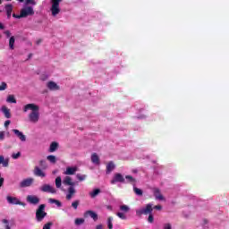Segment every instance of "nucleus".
Instances as JSON below:
<instances>
[{"mask_svg":"<svg viewBox=\"0 0 229 229\" xmlns=\"http://www.w3.org/2000/svg\"><path fill=\"white\" fill-rule=\"evenodd\" d=\"M154 208H156V210H162V206L157 205V206H155Z\"/></svg>","mask_w":229,"mask_h":229,"instance_id":"nucleus-49","label":"nucleus"},{"mask_svg":"<svg viewBox=\"0 0 229 229\" xmlns=\"http://www.w3.org/2000/svg\"><path fill=\"white\" fill-rule=\"evenodd\" d=\"M23 112L26 114L30 112L28 114V121L30 124H37L40 121V106L37 104H27L23 106Z\"/></svg>","mask_w":229,"mask_h":229,"instance_id":"nucleus-1","label":"nucleus"},{"mask_svg":"<svg viewBox=\"0 0 229 229\" xmlns=\"http://www.w3.org/2000/svg\"><path fill=\"white\" fill-rule=\"evenodd\" d=\"M34 174L39 178H46V172L42 171V169H40L38 166H35Z\"/></svg>","mask_w":229,"mask_h":229,"instance_id":"nucleus-17","label":"nucleus"},{"mask_svg":"<svg viewBox=\"0 0 229 229\" xmlns=\"http://www.w3.org/2000/svg\"><path fill=\"white\" fill-rule=\"evenodd\" d=\"M20 3H23L24 2V0H18Z\"/></svg>","mask_w":229,"mask_h":229,"instance_id":"nucleus-53","label":"nucleus"},{"mask_svg":"<svg viewBox=\"0 0 229 229\" xmlns=\"http://www.w3.org/2000/svg\"><path fill=\"white\" fill-rule=\"evenodd\" d=\"M146 117H148V114H140L136 115V119H146Z\"/></svg>","mask_w":229,"mask_h":229,"instance_id":"nucleus-41","label":"nucleus"},{"mask_svg":"<svg viewBox=\"0 0 229 229\" xmlns=\"http://www.w3.org/2000/svg\"><path fill=\"white\" fill-rule=\"evenodd\" d=\"M10 159L5 158L4 156H0V165L2 164L3 167H8Z\"/></svg>","mask_w":229,"mask_h":229,"instance_id":"nucleus-24","label":"nucleus"},{"mask_svg":"<svg viewBox=\"0 0 229 229\" xmlns=\"http://www.w3.org/2000/svg\"><path fill=\"white\" fill-rule=\"evenodd\" d=\"M124 183H131V185H133V187H135L137 180L131 175H126Z\"/></svg>","mask_w":229,"mask_h":229,"instance_id":"nucleus-20","label":"nucleus"},{"mask_svg":"<svg viewBox=\"0 0 229 229\" xmlns=\"http://www.w3.org/2000/svg\"><path fill=\"white\" fill-rule=\"evenodd\" d=\"M91 162L94 164V165H101V159L99 158V156L98 153L91 154Z\"/></svg>","mask_w":229,"mask_h":229,"instance_id":"nucleus-16","label":"nucleus"},{"mask_svg":"<svg viewBox=\"0 0 229 229\" xmlns=\"http://www.w3.org/2000/svg\"><path fill=\"white\" fill-rule=\"evenodd\" d=\"M116 216L120 218V219H126V215H124V213L122 212H118L116 213Z\"/></svg>","mask_w":229,"mask_h":229,"instance_id":"nucleus-39","label":"nucleus"},{"mask_svg":"<svg viewBox=\"0 0 229 229\" xmlns=\"http://www.w3.org/2000/svg\"><path fill=\"white\" fill-rule=\"evenodd\" d=\"M56 149H58V143L56 141H54L50 144L49 152L55 153V151H56Z\"/></svg>","mask_w":229,"mask_h":229,"instance_id":"nucleus-25","label":"nucleus"},{"mask_svg":"<svg viewBox=\"0 0 229 229\" xmlns=\"http://www.w3.org/2000/svg\"><path fill=\"white\" fill-rule=\"evenodd\" d=\"M26 4H31L32 6H35L37 4V1L35 0H25Z\"/></svg>","mask_w":229,"mask_h":229,"instance_id":"nucleus-38","label":"nucleus"},{"mask_svg":"<svg viewBox=\"0 0 229 229\" xmlns=\"http://www.w3.org/2000/svg\"><path fill=\"white\" fill-rule=\"evenodd\" d=\"M6 102L7 103H13L16 104L17 103V99H15V96L14 95H9L6 98Z\"/></svg>","mask_w":229,"mask_h":229,"instance_id":"nucleus-28","label":"nucleus"},{"mask_svg":"<svg viewBox=\"0 0 229 229\" xmlns=\"http://www.w3.org/2000/svg\"><path fill=\"white\" fill-rule=\"evenodd\" d=\"M113 221H114V217L109 216L107 218V228H109V229L114 228V225L112 224Z\"/></svg>","mask_w":229,"mask_h":229,"instance_id":"nucleus-33","label":"nucleus"},{"mask_svg":"<svg viewBox=\"0 0 229 229\" xmlns=\"http://www.w3.org/2000/svg\"><path fill=\"white\" fill-rule=\"evenodd\" d=\"M148 221L149 223H154V221H155V218L153 217V215L151 213L148 216Z\"/></svg>","mask_w":229,"mask_h":229,"instance_id":"nucleus-43","label":"nucleus"},{"mask_svg":"<svg viewBox=\"0 0 229 229\" xmlns=\"http://www.w3.org/2000/svg\"><path fill=\"white\" fill-rule=\"evenodd\" d=\"M107 208H108V209H112V207L108 206Z\"/></svg>","mask_w":229,"mask_h":229,"instance_id":"nucleus-54","label":"nucleus"},{"mask_svg":"<svg viewBox=\"0 0 229 229\" xmlns=\"http://www.w3.org/2000/svg\"><path fill=\"white\" fill-rule=\"evenodd\" d=\"M46 216H47V213L46 212V205L41 204L36 210V221L38 223H42Z\"/></svg>","mask_w":229,"mask_h":229,"instance_id":"nucleus-3","label":"nucleus"},{"mask_svg":"<svg viewBox=\"0 0 229 229\" xmlns=\"http://www.w3.org/2000/svg\"><path fill=\"white\" fill-rule=\"evenodd\" d=\"M6 199L9 205H21V207H26V204L19 200L16 197L7 196Z\"/></svg>","mask_w":229,"mask_h":229,"instance_id":"nucleus-7","label":"nucleus"},{"mask_svg":"<svg viewBox=\"0 0 229 229\" xmlns=\"http://www.w3.org/2000/svg\"><path fill=\"white\" fill-rule=\"evenodd\" d=\"M0 30H4V25H3V23L0 22Z\"/></svg>","mask_w":229,"mask_h":229,"instance_id":"nucleus-52","label":"nucleus"},{"mask_svg":"<svg viewBox=\"0 0 229 229\" xmlns=\"http://www.w3.org/2000/svg\"><path fill=\"white\" fill-rule=\"evenodd\" d=\"M83 223H85V219H83V218H77V219H75V225L77 226H80V225H83Z\"/></svg>","mask_w":229,"mask_h":229,"instance_id":"nucleus-36","label":"nucleus"},{"mask_svg":"<svg viewBox=\"0 0 229 229\" xmlns=\"http://www.w3.org/2000/svg\"><path fill=\"white\" fill-rule=\"evenodd\" d=\"M6 87L7 85L5 84V82H2V84L0 85V90H6Z\"/></svg>","mask_w":229,"mask_h":229,"instance_id":"nucleus-44","label":"nucleus"},{"mask_svg":"<svg viewBox=\"0 0 229 229\" xmlns=\"http://www.w3.org/2000/svg\"><path fill=\"white\" fill-rule=\"evenodd\" d=\"M40 164H41V165H42V164H45V162H44V161H41Z\"/></svg>","mask_w":229,"mask_h":229,"instance_id":"nucleus-55","label":"nucleus"},{"mask_svg":"<svg viewBox=\"0 0 229 229\" xmlns=\"http://www.w3.org/2000/svg\"><path fill=\"white\" fill-rule=\"evenodd\" d=\"M5 135H6V132H4V131H0V140H4Z\"/></svg>","mask_w":229,"mask_h":229,"instance_id":"nucleus-45","label":"nucleus"},{"mask_svg":"<svg viewBox=\"0 0 229 229\" xmlns=\"http://www.w3.org/2000/svg\"><path fill=\"white\" fill-rule=\"evenodd\" d=\"M76 194V188L74 186H70L68 188V191L66 193V199L71 200L72 198H74V195Z\"/></svg>","mask_w":229,"mask_h":229,"instance_id":"nucleus-12","label":"nucleus"},{"mask_svg":"<svg viewBox=\"0 0 229 229\" xmlns=\"http://www.w3.org/2000/svg\"><path fill=\"white\" fill-rule=\"evenodd\" d=\"M133 191L137 196H142V190L133 186Z\"/></svg>","mask_w":229,"mask_h":229,"instance_id":"nucleus-34","label":"nucleus"},{"mask_svg":"<svg viewBox=\"0 0 229 229\" xmlns=\"http://www.w3.org/2000/svg\"><path fill=\"white\" fill-rule=\"evenodd\" d=\"M120 210H122V212H130V207L126 205H122L120 206Z\"/></svg>","mask_w":229,"mask_h":229,"instance_id":"nucleus-35","label":"nucleus"},{"mask_svg":"<svg viewBox=\"0 0 229 229\" xmlns=\"http://www.w3.org/2000/svg\"><path fill=\"white\" fill-rule=\"evenodd\" d=\"M1 3H2V2H1V0H0V4H1Z\"/></svg>","mask_w":229,"mask_h":229,"instance_id":"nucleus-58","label":"nucleus"},{"mask_svg":"<svg viewBox=\"0 0 229 229\" xmlns=\"http://www.w3.org/2000/svg\"><path fill=\"white\" fill-rule=\"evenodd\" d=\"M4 35L5 37H7V38H10V37H12V33L10 32V30H4Z\"/></svg>","mask_w":229,"mask_h":229,"instance_id":"nucleus-46","label":"nucleus"},{"mask_svg":"<svg viewBox=\"0 0 229 229\" xmlns=\"http://www.w3.org/2000/svg\"><path fill=\"white\" fill-rule=\"evenodd\" d=\"M164 229H172L171 224H165Z\"/></svg>","mask_w":229,"mask_h":229,"instance_id":"nucleus-48","label":"nucleus"},{"mask_svg":"<svg viewBox=\"0 0 229 229\" xmlns=\"http://www.w3.org/2000/svg\"><path fill=\"white\" fill-rule=\"evenodd\" d=\"M151 212H153V204H147L145 208L136 210L137 216H148V214H151Z\"/></svg>","mask_w":229,"mask_h":229,"instance_id":"nucleus-5","label":"nucleus"},{"mask_svg":"<svg viewBox=\"0 0 229 229\" xmlns=\"http://www.w3.org/2000/svg\"><path fill=\"white\" fill-rule=\"evenodd\" d=\"M12 132L16 137V139L21 140V142H26V135H24V132L19 131L18 129H13Z\"/></svg>","mask_w":229,"mask_h":229,"instance_id":"nucleus-9","label":"nucleus"},{"mask_svg":"<svg viewBox=\"0 0 229 229\" xmlns=\"http://www.w3.org/2000/svg\"><path fill=\"white\" fill-rule=\"evenodd\" d=\"M2 223L3 225H4L5 229H12V224H10V221H8V219H3Z\"/></svg>","mask_w":229,"mask_h":229,"instance_id":"nucleus-31","label":"nucleus"},{"mask_svg":"<svg viewBox=\"0 0 229 229\" xmlns=\"http://www.w3.org/2000/svg\"><path fill=\"white\" fill-rule=\"evenodd\" d=\"M47 160H49V162L51 164H56V157L55 156H53V155L47 156Z\"/></svg>","mask_w":229,"mask_h":229,"instance_id":"nucleus-32","label":"nucleus"},{"mask_svg":"<svg viewBox=\"0 0 229 229\" xmlns=\"http://www.w3.org/2000/svg\"><path fill=\"white\" fill-rule=\"evenodd\" d=\"M91 217L94 221H98V213L92 211V210H88L84 214V217Z\"/></svg>","mask_w":229,"mask_h":229,"instance_id":"nucleus-18","label":"nucleus"},{"mask_svg":"<svg viewBox=\"0 0 229 229\" xmlns=\"http://www.w3.org/2000/svg\"><path fill=\"white\" fill-rule=\"evenodd\" d=\"M27 201L30 203V205H38L40 199L37 195H28Z\"/></svg>","mask_w":229,"mask_h":229,"instance_id":"nucleus-11","label":"nucleus"},{"mask_svg":"<svg viewBox=\"0 0 229 229\" xmlns=\"http://www.w3.org/2000/svg\"><path fill=\"white\" fill-rule=\"evenodd\" d=\"M101 190L99 189H95L92 191L89 192V196L90 198H96V196H98V194H100Z\"/></svg>","mask_w":229,"mask_h":229,"instance_id":"nucleus-29","label":"nucleus"},{"mask_svg":"<svg viewBox=\"0 0 229 229\" xmlns=\"http://www.w3.org/2000/svg\"><path fill=\"white\" fill-rule=\"evenodd\" d=\"M79 205H80V200H75L72 203V208H74V210H78Z\"/></svg>","mask_w":229,"mask_h":229,"instance_id":"nucleus-37","label":"nucleus"},{"mask_svg":"<svg viewBox=\"0 0 229 229\" xmlns=\"http://www.w3.org/2000/svg\"><path fill=\"white\" fill-rule=\"evenodd\" d=\"M64 185H69L70 187H74V182L71 176H65L63 180Z\"/></svg>","mask_w":229,"mask_h":229,"instance_id":"nucleus-21","label":"nucleus"},{"mask_svg":"<svg viewBox=\"0 0 229 229\" xmlns=\"http://www.w3.org/2000/svg\"><path fill=\"white\" fill-rule=\"evenodd\" d=\"M30 15H35V11H33V7L27 6L21 9L20 15L13 14V17L15 19H21L22 17H30Z\"/></svg>","mask_w":229,"mask_h":229,"instance_id":"nucleus-4","label":"nucleus"},{"mask_svg":"<svg viewBox=\"0 0 229 229\" xmlns=\"http://www.w3.org/2000/svg\"><path fill=\"white\" fill-rule=\"evenodd\" d=\"M47 79V75H42V76H41L42 81H46Z\"/></svg>","mask_w":229,"mask_h":229,"instance_id":"nucleus-50","label":"nucleus"},{"mask_svg":"<svg viewBox=\"0 0 229 229\" xmlns=\"http://www.w3.org/2000/svg\"><path fill=\"white\" fill-rule=\"evenodd\" d=\"M153 194L158 201H165V198H164V195L160 192V190L158 188H155L153 190Z\"/></svg>","mask_w":229,"mask_h":229,"instance_id":"nucleus-13","label":"nucleus"},{"mask_svg":"<svg viewBox=\"0 0 229 229\" xmlns=\"http://www.w3.org/2000/svg\"><path fill=\"white\" fill-rule=\"evenodd\" d=\"M6 1H12V0H6Z\"/></svg>","mask_w":229,"mask_h":229,"instance_id":"nucleus-57","label":"nucleus"},{"mask_svg":"<svg viewBox=\"0 0 229 229\" xmlns=\"http://www.w3.org/2000/svg\"><path fill=\"white\" fill-rule=\"evenodd\" d=\"M77 178L80 180V182H83L85 178H87V175L77 174Z\"/></svg>","mask_w":229,"mask_h":229,"instance_id":"nucleus-42","label":"nucleus"},{"mask_svg":"<svg viewBox=\"0 0 229 229\" xmlns=\"http://www.w3.org/2000/svg\"><path fill=\"white\" fill-rule=\"evenodd\" d=\"M40 191H42V192H49L50 194H56V189H55V187L49 184H44L40 188Z\"/></svg>","mask_w":229,"mask_h":229,"instance_id":"nucleus-10","label":"nucleus"},{"mask_svg":"<svg viewBox=\"0 0 229 229\" xmlns=\"http://www.w3.org/2000/svg\"><path fill=\"white\" fill-rule=\"evenodd\" d=\"M114 169H115V163H114V161L108 162L106 165V174H110V173H112V171H114Z\"/></svg>","mask_w":229,"mask_h":229,"instance_id":"nucleus-22","label":"nucleus"},{"mask_svg":"<svg viewBox=\"0 0 229 229\" xmlns=\"http://www.w3.org/2000/svg\"><path fill=\"white\" fill-rule=\"evenodd\" d=\"M64 0H51L50 4V13L52 17H58L60 15V12H62V8H60V4Z\"/></svg>","mask_w":229,"mask_h":229,"instance_id":"nucleus-2","label":"nucleus"},{"mask_svg":"<svg viewBox=\"0 0 229 229\" xmlns=\"http://www.w3.org/2000/svg\"><path fill=\"white\" fill-rule=\"evenodd\" d=\"M5 12L7 14V18L10 19V17H12V12H13V5L12 4L5 5Z\"/></svg>","mask_w":229,"mask_h":229,"instance_id":"nucleus-23","label":"nucleus"},{"mask_svg":"<svg viewBox=\"0 0 229 229\" xmlns=\"http://www.w3.org/2000/svg\"><path fill=\"white\" fill-rule=\"evenodd\" d=\"M20 157H21V152L12 154V158H13V160H17V158H19Z\"/></svg>","mask_w":229,"mask_h":229,"instance_id":"nucleus-40","label":"nucleus"},{"mask_svg":"<svg viewBox=\"0 0 229 229\" xmlns=\"http://www.w3.org/2000/svg\"><path fill=\"white\" fill-rule=\"evenodd\" d=\"M77 171H78V167L68 166V167H66V170L64 172V174H66L67 176L76 174Z\"/></svg>","mask_w":229,"mask_h":229,"instance_id":"nucleus-15","label":"nucleus"},{"mask_svg":"<svg viewBox=\"0 0 229 229\" xmlns=\"http://www.w3.org/2000/svg\"><path fill=\"white\" fill-rule=\"evenodd\" d=\"M0 112H2V114H4V117H6V119H10V117H12V114H10V109L6 107V106H2L0 108Z\"/></svg>","mask_w":229,"mask_h":229,"instance_id":"nucleus-19","label":"nucleus"},{"mask_svg":"<svg viewBox=\"0 0 229 229\" xmlns=\"http://www.w3.org/2000/svg\"><path fill=\"white\" fill-rule=\"evenodd\" d=\"M9 48L12 50L15 49V37L13 36L9 38Z\"/></svg>","mask_w":229,"mask_h":229,"instance_id":"nucleus-26","label":"nucleus"},{"mask_svg":"<svg viewBox=\"0 0 229 229\" xmlns=\"http://www.w3.org/2000/svg\"><path fill=\"white\" fill-rule=\"evenodd\" d=\"M47 166H45V167H44V169H47Z\"/></svg>","mask_w":229,"mask_h":229,"instance_id":"nucleus-56","label":"nucleus"},{"mask_svg":"<svg viewBox=\"0 0 229 229\" xmlns=\"http://www.w3.org/2000/svg\"><path fill=\"white\" fill-rule=\"evenodd\" d=\"M47 87L49 89V90H60V86H58V84L53 81H48L47 83Z\"/></svg>","mask_w":229,"mask_h":229,"instance_id":"nucleus-14","label":"nucleus"},{"mask_svg":"<svg viewBox=\"0 0 229 229\" xmlns=\"http://www.w3.org/2000/svg\"><path fill=\"white\" fill-rule=\"evenodd\" d=\"M10 123H11L10 120L5 121L4 122V127L8 128V126H10Z\"/></svg>","mask_w":229,"mask_h":229,"instance_id":"nucleus-47","label":"nucleus"},{"mask_svg":"<svg viewBox=\"0 0 229 229\" xmlns=\"http://www.w3.org/2000/svg\"><path fill=\"white\" fill-rule=\"evenodd\" d=\"M48 203H50L51 205H56V207H62V202H60V200L58 199H49Z\"/></svg>","mask_w":229,"mask_h":229,"instance_id":"nucleus-27","label":"nucleus"},{"mask_svg":"<svg viewBox=\"0 0 229 229\" xmlns=\"http://www.w3.org/2000/svg\"><path fill=\"white\" fill-rule=\"evenodd\" d=\"M125 179L124 176H123L121 174L116 173L113 176V179L111 180L112 185H115V183H124Z\"/></svg>","mask_w":229,"mask_h":229,"instance_id":"nucleus-6","label":"nucleus"},{"mask_svg":"<svg viewBox=\"0 0 229 229\" xmlns=\"http://www.w3.org/2000/svg\"><path fill=\"white\" fill-rule=\"evenodd\" d=\"M35 182V179L32 177H29L27 179H23L21 182H20V187L21 189H25L26 187H31V185H33V182Z\"/></svg>","mask_w":229,"mask_h":229,"instance_id":"nucleus-8","label":"nucleus"},{"mask_svg":"<svg viewBox=\"0 0 229 229\" xmlns=\"http://www.w3.org/2000/svg\"><path fill=\"white\" fill-rule=\"evenodd\" d=\"M96 229H103V225H97Z\"/></svg>","mask_w":229,"mask_h":229,"instance_id":"nucleus-51","label":"nucleus"},{"mask_svg":"<svg viewBox=\"0 0 229 229\" xmlns=\"http://www.w3.org/2000/svg\"><path fill=\"white\" fill-rule=\"evenodd\" d=\"M55 187H56L57 189H62V177L57 176V177L55 178Z\"/></svg>","mask_w":229,"mask_h":229,"instance_id":"nucleus-30","label":"nucleus"}]
</instances>
